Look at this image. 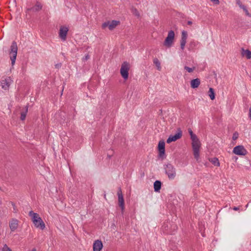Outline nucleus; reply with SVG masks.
Wrapping results in <instances>:
<instances>
[{
  "mask_svg": "<svg viewBox=\"0 0 251 251\" xmlns=\"http://www.w3.org/2000/svg\"><path fill=\"white\" fill-rule=\"evenodd\" d=\"M18 221L16 219H12L9 222V227L12 231H15L18 226Z\"/></svg>",
  "mask_w": 251,
  "mask_h": 251,
  "instance_id": "4468645a",
  "label": "nucleus"
},
{
  "mask_svg": "<svg viewBox=\"0 0 251 251\" xmlns=\"http://www.w3.org/2000/svg\"><path fill=\"white\" fill-rule=\"evenodd\" d=\"M184 68L186 71L190 73H192L195 70V67L190 68L187 66H185Z\"/></svg>",
  "mask_w": 251,
  "mask_h": 251,
  "instance_id": "393cba45",
  "label": "nucleus"
},
{
  "mask_svg": "<svg viewBox=\"0 0 251 251\" xmlns=\"http://www.w3.org/2000/svg\"><path fill=\"white\" fill-rule=\"evenodd\" d=\"M42 8V5L39 1H37L35 6L31 8L27 9V11L32 10L33 11H38L40 10Z\"/></svg>",
  "mask_w": 251,
  "mask_h": 251,
  "instance_id": "f3484780",
  "label": "nucleus"
},
{
  "mask_svg": "<svg viewBox=\"0 0 251 251\" xmlns=\"http://www.w3.org/2000/svg\"><path fill=\"white\" fill-rule=\"evenodd\" d=\"M2 251H12L6 245H4L3 246Z\"/></svg>",
  "mask_w": 251,
  "mask_h": 251,
  "instance_id": "bb28decb",
  "label": "nucleus"
},
{
  "mask_svg": "<svg viewBox=\"0 0 251 251\" xmlns=\"http://www.w3.org/2000/svg\"><path fill=\"white\" fill-rule=\"evenodd\" d=\"M187 38V33L185 31H183L181 33V39L180 41V48L183 50L186 43Z\"/></svg>",
  "mask_w": 251,
  "mask_h": 251,
  "instance_id": "ddd939ff",
  "label": "nucleus"
},
{
  "mask_svg": "<svg viewBox=\"0 0 251 251\" xmlns=\"http://www.w3.org/2000/svg\"><path fill=\"white\" fill-rule=\"evenodd\" d=\"M153 63L157 68V70L160 71L161 69L160 63L157 58H155L153 60Z\"/></svg>",
  "mask_w": 251,
  "mask_h": 251,
  "instance_id": "b1692460",
  "label": "nucleus"
},
{
  "mask_svg": "<svg viewBox=\"0 0 251 251\" xmlns=\"http://www.w3.org/2000/svg\"><path fill=\"white\" fill-rule=\"evenodd\" d=\"M31 251H36V249L35 248L33 249Z\"/></svg>",
  "mask_w": 251,
  "mask_h": 251,
  "instance_id": "4c0bfd02",
  "label": "nucleus"
},
{
  "mask_svg": "<svg viewBox=\"0 0 251 251\" xmlns=\"http://www.w3.org/2000/svg\"><path fill=\"white\" fill-rule=\"evenodd\" d=\"M109 23H104L102 24V27L105 28V27L109 26Z\"/></svg>",
  "mask_w": 251,
  "mask_h": 251,
  "instance_id": "7c9ffc66",
  "label": "nucleus"
},
{
  "mask_svg": "<svg viewBox=\"0 0 251 251\" xmlns=\"http://www.w3.org/2000/svg\"><path fill=\"white\" fill-rule=\"evenodd\" d=\"M249 117L250 118V119H251V107H250L249 110Z\"/></svg>",
  "mask_w": 251,
  "mask_h": 251,
  "instance_id": "473e14b6",
  "label": "nucleus"
},
{
  "mask_svg": "<svg viewBox=\"0 0 251 251\" xmlns=\"http://www.w3.org/2000/svg\"><path fill=\"white\" fill-rule=\"evenodd\" d=\"M243 10L245 11L247 15L250 16V15L246 7L243 9Z\"/></svg>",
  "mask_w": 251,
  "mask_h": 251,
  "instance_id": "c756f323",
  "label": "nucleus"
},
{
  "mask_svg": "<svg viewBox=\"0 0 251 251\" xmlns=\"http://www.w3.org/2000/svg\"><path fill=\"white\" fill-rule=\"evenodd\" d=\"M239 209V207H233V209L234 210H236H236H238Z\"/></svg>",
  "mask_w": 251,
  "mask_h": 251,
  "instance_id": "72a5a7b5",
  "label": "nucleus"
},
{
  "mask_svg": "<svg viewBox=\"0 0 251 251\" xmlns=\"http://www.w3.org/2000/svg\"><path fill=\"white\" fill-rule=\"evenodd\" d=\"M248 205H249V204H247L246 205V207H247L248 206Z\"/></svg>",
  "mask_w": 251,
  "mask_h": 251,
  "instance_id": "58836bf2",
  "label": "nucleus"
},
{
  "mask_svg": "<svg viewBox=\"0 0 251 251\" xmlns=\"http://www.w3.org/2000/svg\"><path fill=\"white\" fill-rule=\"evenodd\" d=\"M69 31V28L66 26H61L60 27L59 32V36L63 41L66 40L67 33Z\"/></svg>",
  "mask_w": 251,
  "mask_h": 251,
  "instance_id": "1a4fd4ad",
  "label": "nucleus"
},
{
  "mask_svg": "<svg viewBox=\"0 0 251 251\" xmlns=\"http://www.w3.org/2000/svg\"><path fill=\"white\" fill-rule=\"evenodd\" d=\"M188 132L192 140V147L194 158L198 160L200 157V150L201 147V142L197 135L193 133V131L190 128L188 129Z\"/></svg>",
  "mask_w": 251,
  "mask_h": 251,
  "instance_id": "f257e3e1",
  "label": "nucleus"
},
{
  "mask_svg": "<svg viewBox=\"0 0 251 251\" xmlns=\"http://www.w3.org/2000/svg\"><path fill=\"white\" fill-rule=\"evenodd\" d=\"M200 84L201 80L198 78L193 79L190 81L191 87L193 89L197 88L200 86Z\"/></svg>",
  "mask_w": 251,
  "mask_h": 251,
  "instance_id": "2eb2a0df",
  "label": "nucleus"
},
{
  "mask_svg": "<svg viewBox=\"0 0 251 251\" xmlns=\"http://www.w3.org/2000/svg\"><path fill=\"white\" fill-rule=\"evenodd\" d=\"M187 24L188 25H191L192 24V22L191 21H188Z\"/></svg>",
  "mask_w": 251,
  "mask_h": 251,
  "instance_id": "f704fd0d",
  "label": "nucleus"
},
{
  "mask_svg": "<svg viewBox=\"0 0 251 251\" xmlns=\"http://www.w3.org/2000/svg\"><path fill=\"white\" fill-rule=\"evenodd\" d=\"M161 183L159 180H156L153 184L154 191L158 192L161 189Z\"/></svg>",
  "mask_w": 251,
  "mask_h": 251,
  "instance_id": "a211bd4d",
  "label": "nucleus"
},
{
  "mask_svg": "<svg viewBox=\"0 0 251 251\" xmlns=\"http://www.w3.org/2000/svg\"><path fill=\"white\" fill-rule=\"evenodd\" d=\"M89 55H87L85 56V60H87V59H89Z\"/></svg>",
  "mask_w": 251,
  "mask_h": 251,
  "instance_id": "c9c22d12",
  "label": "nucleus"
},
{
  "mask_svg": "<svg viewBox=\"0 0 251 251\" xmlns=\"http://www.w3.org/2000/svg\"><path fill=\"white\" fill-rule=\"evenodd\" d=\"M117 195L118 197V203L119 206L121 207L122 211H123L125 209V202L124 197L122 194L121 189L120 188L118 189Z\"/></svg>",
  "mask_w": 251,
  "mask_h": 251,
  "instance_id": "9d476101",
  "label": "nucleus"
},
{
  "mask_svg": "<svg viewBox=\"0 0 251 251\" xmlns=\"http://www.w3.org/2000/svg\"><path fill=\"white\" fill-rule=\"evenodd\" d=\"M209 161L215 166H220V162L219 161V160L217 158L214 157L210 158L209 159Z\"/></svg>",
  "mask_w": 251,
  "mask_h": 251,
  "instance_id": "4be33fe9",
  "label": "nucleus"
},
{
  "mask_svg": "<svg viewBox=\"0 0 251 251\" xmlns=\"http://www.w3.org/2000/svg\"><path fill=\"white\" fill-rule=\"evenodd\" d=\"M208 96L211 100L215 98L214 90L212 88H210L208 91Z\"/></svg>",
  "mask_w": 251,
  "mask_h": 251,
  "instance_id": "412c9836",
  "label": "nucleus"
},
{
  "mask_svg": "<svg viewBox=\"0 0 251 251\" xmlns=\"http://www.w3.org/2000/svg\"><path fill=\"white\" fill-rule=\"evenodd\" d=\"M165 173L167 175L170 179H174L176 176V168L173 165L170 163H168L164 166Z\"/></svg>",
  "mask_w": 251,
  "mask_h": 251,
  "instance_id": "7ed1b4c3",
  "label": "nucleus"
},
{
  "mask_svg": "<svg viewBox=\"0 0 251 251\" xmlns=\"http://www.w3.org/2000/svg\"><path fill=\"white\" fill-rule=\"evenodd\" d=\"M130 69V64L126 61L124 62L120 69V74L125 80L128 77V71Z\"/></svg>",
  "mask_w": 251,
  "mask_h": 251,
  "instance_id": "39448f33",
  "label": "nucleus"
},
{
  "mask_svg": "<svg viewBox=\"0 0 251 251\" xmlns=\"http://www.w3.org/2000/svg\"><path fill=\"white\" fill-rule=\"evenodd\" d=\"M236 3L239 5V6L241 8L243 9L245 7V6L242 4V2L239 0H237Z\"/></svg>",
  "mask_w": 251,
  "mask_h": 251,
  "instance_id": "a878e982",
  "label": "nucleus"
},
{
  "mask_svg": "<svg viewBox=\"0 0 251 251\" xmlns=\"http://www.w3.org/2000/svg\"><path fill=\"white\" fill-rule=\"evenodd\" d=\"M165 142L164 141H160L158 145V150L159 151V156L162 157L165 154Z\"/></svg>",
  "mask_w": 251,
  "mask_h": 251,
  "instance_id": "9b49d317",
  "label": "nucleus"
},
{
  "mask_svg": "<svg viewBox=\"0 0 251 251\" xmlns=\"http://www.w3.org/2000/svg\"><path fill=\"white\" fill-rule=\"evenodd\" d=\"M232 151L235 154L240 156H244L248 153L247 150L242 145H238L235 147Z\"/></svg>",
  "mask_w": 251,
  "mask_h": 251,
  "instance_id": "0eeeda50",
  "label": "nucleus"
},
{
  "mask_svg": "<svg viewBox=\"0 0 251 251\" xmlns=\"http://www.w3.org/2000/svg\"><path fill=\"white\" fill-rule=\"evenodd\" d=\"M175 38V33L174 31L170 30L168 34L167 37L166 38L164 45L167 47L170 48L173 44Z\"/></svg>",
  "mask_w": 251,
  "mask_h": 251,
  "instance_id": "423d86ee",
  "label": "nucleus"
},
{
  "mask_svg": "<svg viewBox=\"0 0 251 251\" xmlns=\"http://www.w3.org/2000/svg\"><path fill=\"white\" fill-rule=\"evenodd\" d=\"M119 24V21H114V20L112 21V22L109 23V29L110 30L113 29L114 28L116 27V26L117 25H118Z\"/></svg>",
  "mask_w": 251,
  "mask_h": 251,
  "instance_id": "6ab92c4d",
  "label": "nucleus"
},
{
  "mask_svg": "<svg viewBox=\"0 0 251 251\" xmlns=\"http://www.w3.org/2000/svg\"><path fill=\"white\" fill-rule=\"evenodd\" d=\"M29 216L31 217L32 221L36 227L42 230L45 228V224L38 214L30 211L29 212Z\"/></svg>",
  "mask_w": 251,
  "mask_h": 251,
  "instance_id": "f03ea898",
  "label": "nucleus"
},
{
  "mask_svg": "<svg viewBox=\"0 0 251 251\" xmlns=\"http://www.w3.org/2000/svg\"><path fill=\"white\" fill-rule=\"evenodd\" d=\"M0 85L3 89L6 90L9 88L10 84L9 83L7 82L6 79H5L1 81Z\"/></svg>",
  "mask_w": 251,
  "mask_h": 251,
  "instance_id": "aec40b11",
  "label": "nucleus"
},
{
  "mask_svg": "<svg viewBox=\"0 0 251 251\" xmlns=\"http://www.w3.org/2000/svg\"><path fill=\"white\" fill-rule=\"evenodd\" d=\"M134 13L137 15V16H139V14L138 13V11H137L136 9H135L134 10Z\"/></svg>",
  "mask_w": 251,
  "mask_h": 251,
  "instance_id": "2f4dec72",
  "label": "nucleus"
},
{
  "mask_svg": "<svg viewBox=\"0 0 251 251\" xmlns=\"http://www.w3.org/2000/svg\"><path fill=\"white\" fill-rule=\"evenodd\" d=\"M238 137V133L237 132H235L233 133L232 136V139L233 140H236Z\"/></svg>",
  "mask_w": 251,
  "mask_h": 251,
  "instance_id": "cd10ccee",
  "label": "nucleus"
},
{
  "mask_svg": "<svg viewBox=\"0 0 251 251\" xmlns=\"http://www.w3.org/2000/svg\"><path fill=\"white\" fill-rule=\"evenodd\" d=\"M18 47L16 42L13 41L10 47V51L9 52V57L11 60L12 66L15 63L16 57L17 55Z\"/></svg>",
  "mask_w": 251,
  "mask_h": 251,
  "instance_id": "20e7f679",
  "label": "nucleus"
},
{
  "mask_svg": "<svg viewBox=\"0 0 251 251\" xmlns=\"http://www.w3.org/2000/svg\"><path fill=\"white\" fill-rule=\"evenodd\" d=\"M211 1L215 4H219L220 3L219 0H211Z\"/></svg>",
  "mask_w": 251,
  "mask_h": 251,
  "instance_id": "c85d7f7f",
  "label": "nucleus"
},
{
  "mask_svg": "<svg viewBox=\"0 0 251 251\" xmlns=\"http://www.w3.org/2000/svg\"><path fill=\"white\" fill-rule=\"evenodd\" d=\"M61 66V64H56V68H59Z\"/></svg>",
  "mask_w": 251,
  "mask_h": 251,
  "instance_id": "e433bc0d",
  "label": "nucleus"
},
{
  "mask_svg": "<svg viewBox=\"0 0 251 251\" xmlns=\"http://www.w3.org/2000/svg\"><path fill=\"white\" fill-rule=\"evenodd\" d=\"M182 133L180 128H178L177 133L174 135H170L167 140V143L169 144L172 142H175L177 140L180 139L182 136Z\"/></svg>",
  "mask_w": 251,
  "mask_h": 251,
  "instance_id": "6e6552de",
  "label": "nucleus"
},
{
  "mask_svg": "<svg viewBox=\"0 0 251 251\" xmlns=\"http://www.w3.org/2000/svg\"><path fill=\"white\" fill-rule=\"evenodd\" d=\"M241 55L243 57H245L247 59L251 58V51L249 50H245L243 48L241 49Z\"/></svg>",
  "mask_w": 251,
  "mask_h": 251,
  "instance_id": "dca6fc26",
  "label": "nucleus"
},
{
  "mask_svg": "<svg viewBox=\"0 0 251 251\" xmlns=\"http://www.w3.org/2000/svg\"><path fill=\"white\" fill-rule=\"evenodd\" d=\"M235 160L237 159V158L236 157H235Z\"/></svg>",
  "mask_w": 251,
  "mask_h": 251,
  "instance_id": "ea45409f",
  "label": "nucleus"
},
{
  "mask_svg": "<svg viewBox=\"0 0 251 251\" xmlns=\"http://www.w3.org/2000/svg\"><path fill=\"white\" fill-rule=\"evenodd\" d=\"M103 248V244L100 240H96L93 245V251H100Z\"/></svg>",
  "mask_w": 251,
  "mask_h": 251,
  "instance_id": "f8f14e48",
  "label": "nucleus"
},
{
  "mask_svg": "<svg viewBox=\"0 0 251 251\" xmlns=\"http://www.w3.org/2000/svg\"><path fill=\"white\" fill-rule=\"evenodd\" d=\"M27 110H28V107L27 106H25V111H23L21 113V120L23 121L25 119V117H26V113L27 112Z\"/></svg>",
  "mask_w": 251,
  "mask_h": 251,
  "instance_id": "5701e85b",
  "label": "nucleus"
}]
</instances>
